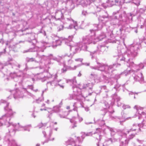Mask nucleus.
Here are the masks:
<instances>
[{
  "label": "nucleus",
  "instance_id": "obj_1",
  "mask_svg": "<svg viewBox=\"0 0 146 146\" xmlns=\"http://www.w3.org/2000/svg\"><path fill=\"white\" fill-rule=\"evenodd\" d=\"M1 103L6 104V106H4V110L7 111L8 113L3 115L0 118V126L3 125H6L7 127H9L10 128L9 129V132L12 133V134H15L16 131H30V129L28 127L21 126L19 123L17 124H13L10 122V117L13 115L15 113L13 112L11 107L9 106V103L7 102L5 100H1L0 101Z\"/></svg>",
  "mask_w": 146,
  "mask_h": 146
},
{
  "label": "nucleus",
  "instance_id": "obj_2",
  "mask_svg": "<svg viewBox=\"0 0 146 146\" xmlns=\"http://www.w3.org/2000/svg\"><path fill=\"white\" fill-rule=\"evenodd\" d=\"M139 45L138 44H132L130 46L126 53L124 55L120 54L117 58L118 61H123L127 64L130 60L133 59L137 55V52L139 49Z\"/></svg>",
  "mask_w": 146,
  "mask_h": 146
},
{
  "label": "nucleus",
  "instance_id": "obj_3",
  "mask_svg": "<svg viewBox=\"0 0 146 146\" xmlns=\"http://www.w3.org/2000/svg\"><path fill=\"white\" fill-rule=\"evenodd\" d=\"M68 13L64 9L61 10H58L55 13V18L56 19L58 20H61L64 25L68 24L69 26L67 28L68 29H71L74 28L76 30L78 28L77 24L76 21H74L71 17H65L64 19H63L64 16L63 15L65 13Z\"/></svg>",
  "mask_w": 146,
  "mask_h": 146
},
{
  "label": "nucleus",
  "instance_id": "obj_4",
  "mask_svg": "<svg viewBox=\"0 0 146 146\" xmlns=\"http://www.w3.org/2000/svg\"><path fill=\"white\" fill-rule=\"evenodd\" d=\"M96 30V29H91L90 30V33L89 35L83 36L81 44L80 45V50L87 51V44L92 42L95 44L96 42L99 40L98 38L96 39L95 38Z\"/></svg>",
  "mask_w": 146,
  "mask_h": 146
},
{
  "label": "nucleus",
  "instance_id": "obj_5",
  "mask_svg": "<svg viewBox=\"0 0 146 146\" xmlns=\"http://www.w3.org/2000/svg\"><path fill=\"white\" fill-rule=\"evenodd\" d=\"M98 65L94 66H90V68L92 69L100 70L102 72H104L106 74L111 73L113 71L115 70V68L118 66H120V64H114L110 66H108L103 63H101L97 62Z\"/></svg>",
  "mask_w": 146,
  "mask_h": 146
},
{
  "label": "nucleus",
  "instance_id": "obj_6",
  "mask_svg": "<svg viewBox=\"0 0 146 146\" xmlns=\"http://www.w3.org/2000/svg\"><path fill=\"white\" fill-rule=\"evenodd\" d=\"M127 66L131 67V70L122 72L121 74H124L125 76H126L129 74H131L133 71L135 72H137L141 69L143 68L144 67V65L142 63H140L138 65L135 64L133 62H129L127 64Z\"/></svg>",
  "mask_w": 146,
  "mask_h": 146
},
{
  "label": "nucleus",
  "instance_id": "obj_7",
  "mask_svg": "<svg viewBox=\"0 0 146 146\" xmlns=\"http://www.w3.org/2000/svg\"><path fill=\"white\" fill-rule=\"evenodd\" d=\"M69 39L64 38L62 37L58 38V39H56L54 42H53V47L60 45L62 42H64L68 46H71L72 42V40L73 36H71L69 37Z\"/></svg>",
  "mask_w": 146,
  "mask_h": 146
},
{
  "label": "nucleus",
  "instance_id": "obj_8",
  "mask_svg": "<svg viewBox=\"0 0 146 146\" xmlns=\"http://www.w3.org/2000/svg\"><path fill=\"white\" fill-rule=\"evenodd\" d=\"M77 141H74L73 139L72 138H70L66 142V145H71L72 146H80L78 144L81 143L83 140L82 137L81 138L80 137H78Z\"/></svg>",
  "mask_w": 146,
  "mask_h": 146
},
{
  "label": "nucleus",
  "instance_id": "obj_9",
  "mask_svg": "<svg viewBox=\"0 0 146 146\" xmlns=\"http://www.w3.org/2000/svg\"><path fill=\"white\" fill-rule=\"evenodd\" d=\"M103 12L105 13V15L102 16H100L98 18L99 23L97 25V28L99 30L102 29L103 26L105 25L106 21L105 20V19L108 17V15L107 12H104V11H103Z\"/></svg>",
  "mask_w": 146,
  "mask_h": 146
},
{
  "label": "nucleus",
  "instance_id": "obj_10",
  "mask_svg": "<svg viewBox=\"0 0 146 146\" xmlns=\"http://www.w3.org/2000/svg\"><path fill=\"white\" fill-rule=\"evenodd\" d=\"M136 130H137L138 131L137 132L140 131L138 130V129L136 127V126L133 127V125L132 127L129 130H127L126 129L124 128L122 130H118L117 131V132L118 134L121 135V136L122 135H124L125 137L127 136V133H128L129 132L135 131Z\"/></svg>",
  "mask_w": 146,
  "mask_h": 146
},
{
  "label": "nucleus",
  "instance_id": "obj_11",
  "mask_svg": "<svg viewBox=\"0 0 146 146\" xmlns=\"http://www.w3.org/2000/svg\"><path fill=\"white\" fill-rule=\"evenodd\" d=\"M70 50L73 52L74 53L73 54L70 53V54H68L67 53L65 54L64 55H62V58L64 57H66V58L67 59H69L68 58H72L74 54H75L80 50V48L77 46H70Z\"/></svg>",
  "mask_w": 146,
  "mask_h": 146
},
{
  "label": "nucleus",
  "instance_id": "obj_12",
  "mask_svg": "<svg viewBox=\"0 0 146 146\" xmlns=\"http://www.w3.org/2000/svg\"><path fill=\"white\" fill-rule=\"evenodd\" d=\"M108 32L105 34H103L102 35H100L98 37V39L99 40H101L105 37H107L108 39H111V38L113 37L112 31L108 29H107Z\"/></svg>",
  "mask_w": 146,
  "mask_h": 146
},
{
  "label": "nucleus",
  "instance_id": "obj_13",
  "mask_svg": "<svg viewBox=\"0 0 146 146\" xmlns=\"http://www.w3.org/2000/svg\"><path fill=\"white\" fill-rule=\"evenodd\" d=\"M23 74V72H21L17 73L15 72L11 73L10 74V76L11 78L14 79L15 81L17 82L19 78L21 77Z\"/></svg>",
  "mask_w": 146,
  "mask_h": 146
},
{
  "label": "nucleus",
  "instance_id": "obj_14",
  "mask_svg": "<svg viewBox=\"0 0 146 146\" xmlns=\"http://www.w3.org/2000/svg\"><path fill=\"white\" fill-rule=\"evenodd\" d=\"M44 51V49L38 47L37 46H35L33 48H31L27 50L24 51L23 52L26 53L29 52H33L36 51L39 52H43Z\"/></svg>",
  "mask_w": 146,
  "mask_h": 146
},
{
  "label": "nucleus",
  "instance_id": "obj_15",
  "mask_svg": "<svg viewBox=\"0 0 146 146\" xmlns=\"http://www.w3.org/2000/svg\"><path fill=\"white\" fill-rule=\"evenodd\" d=\"M9 136L8 135H6L4 139L5 141L8 142V146H19L14 140H10V138H9Z\"/></svg>",
  "mask_w": 146,
  "mask_h": 146
},
{
  "label": "nucleus",
  "instance_id": "obj_16",
  "mask_svg": "<svg viewBox=\"0 0 146 146\" xmlns=\"http://www.w3.org/2000/svg\"><path fill=\"white\" fill-rule=\"evenodd\" d=\"M132 76L134 79L135 81L142 82L144 80V77L141 73H139L137 75L134 74Z\"/></svg>",
  "mask_w": 146,
  "mask_h": 146
},
{
  "label": "nucleus",
  "instance_id": "obj_17",
  "mask_svg": "<svg viewBox=\"0 0 146 146\" xmlns=\"http://www.w3.org/2000/svg\"><path fill=\"white\" fill-rule=\"evenodd\" d=\"M26 35L31 40V41L29 40L28 41L32 43V44L33 45L35 44V42H36V41L35 39V34L34 33H27L26 34Z\"/></svg>",
  "mask_w": 146,
  "mask_h": 146
},
{
  "label": "nucleus",
  "instance_id": "obj_18",
  "mask_svg": "<svg viewBox=\"0 0 146 146\" xmlns=\"http://www.w3.org/2000/svg\"><path fill=\"white\" fill-rule=\"evenodd\" d=\"M112 98L113 101L114 102L113 104L114 103V102L115 101L117 103V106H120L121 105V103L119 102V101L120 100V98L118 96L117 94L116 93H115L114 94H113L112 96Z\"/></svg>",
  "mask_w": 146,
  "mask_h": 146
},
{
  "label": "nucleus",
  "instance_id": "obj_19",
  "mask_svg": "<svg viewBox=\"0 0 146 146\" xmlns=\"http://www.w3.org/2000/svg\"><path fill=\"white\" fill-rule=\"evenodd\" d=\"M97 135V136L96 137L97 142L96 143V145L97 146H104L103 143L102 142L101 140L102 136L99 134V133H97V132H96L94 133Z\"/></svg>",
  "mask_w": 146,
  "mask_h": 146
},
{
  "label": "nucleus",
  "instance_id": "obj_20",
  "mask_svg": "<svg viewBox=\"0 0 146 146\" xmlns=\"http://www.w3.org/2000/svg\"><path fill=\"white\" fill-rule=\"evenodd\" d=\"M10 92L13 94V97L14 98L16 99L21 97V96H20L21 92L18 89L12 90Z\"/></svg>",
  "mask_w": 146,
  "mask_h": 146
},
{
  "label": "nucleus",
  "instance_id": "obj_21",
  "mask_svg": "<svg viewBox=\"0 0 146 146\" xmlns=\"http://www.w3.org/2000/svg\"><path fill=\"white\" fill-rule=\"evenodd\" d=\"M119 129H118L117 130V134L116 135V138H110V140L111 141V143H113L115 141H118V140L121 141V140L122 138V137L124 136V135H122V136H121V135L118 134L117 131Z\"/></svg>",
  "mask_w": 146,
  "mask_h": 146
},
{
  "label": "nucleus",
  "instance_id": "obj_22",
  "mask_svg": "<svg viewBox=\"0 0 146 146\" xmlns=\"http://www.w3.org/2000/svg\"><path fill=\"white\" fill-rule=\"evenodd\" d=\"M134 109H136L137 111L136 114L135 115L134 117H136L137 115L138 114L139 117V116L141 115V112H143L142 111H142L143 110V108L138 106H135L134 107Z\"/></svg>",
  "mask_w": 146,
  "mask_h": 146
},
{
  "label": "nucleus",
  "instance_id": "obj_23",
  "mask_svg": "<svg viewBox=\"0 0 146 146\" xmlns=\"http://www.w3.org/2000/svg\"><path fill=\"white\" fill-rule=\"evenodd\" d=\"M91 1L90 0H81L80 1V4L83 7L89 5L91 3Z\"/></svg>",
  "mask_w": 146,
  "mask_h": 146
},
{
  "label": "nucleus",
  "instance_id": "obj_24",
  "mask_svg": "<svg viewBox=\"0 0 146 146\" xmlns=\"http://www.w3.org/2000/svg\"><path fill=\"white\" fill-rule=\"evenodd\" d=\"M136 126V127L138 128L139 131H140V128H143L146 129V122L144 123H141L138 124V125L135 124H133V127Z\"/></svg>",
  "mask_w": 146,
  "mask_h": 146
},
{
  "label": "nucleus",
  "instance_id": "obj_25",
  "mask_svg": "<svg viewBox=\"0 0 146 146\" xmlns=\"http://www.w3.org/2000/svg\"><path fill=\"white\" fill-rule=\"evenodd\" d=\"M14 61L12 58H9L7 62L5 63L4 64H3V66H4L10 65L12 66V68H13V64H14Z\"/></svg>",
  "mask_w": 146,
  "mask_h": 146
},
{
  "label": "nucleus",
  "instance_id": "obj_26",
  "mask_svg": "<svg viewBox=\"0 0 146 146\" xmlns=\"http://www.w3.org/2000/svg\"><path fill=\"white\" fill-rule=\"evenodd\" d=\"M50 55L51 56V57H50L51 59H52L58 62H60L62 59V56H58L57 57H56L53 56L52 55Z\"/></svg>",
  "mask_w": 146,
  "mask_h": 146
},
{
  "label": "nucleus",
  "instance_id": "obj_27",
  "mask_svg": "<svg viewBox=\"0 0 146 146\" xmlns=\"http://www.w3.org/2000/svg\"><path fill=\"white\" fill-rule=\"evenodd\" d=\"M93 86L92 83H89L87 84H84L82 86V88L84 89L88 88L90 90H92Z\"/></svg>",
  "mask_w": 146,
  "mask_h": 146
},
{
  "label": "nucleus",
  "instance_id": "obj_28",
  "mask_svg": "<svg viewBox=\"0 0 146 146\" xmlns=\"http://www.w3.org/2000/svg\"><path fill=\"white\" fill-rule=\"evenodd\" d=\"M123 137H125L123 136L121 139L119 146H127L129 140L128 139H126L124 140H121ZM126 137V136L125 137Z\"/></svg>",
  "mask_w": 146,
  "mask_h": 146
},
{
  "label": "nucleus",
  "instance_id": "obj_29",
  "mask_svg": "<svg viewBox=\"0 0 146 146\" xmlns=\"http://www.w3.org/2000/svg\"><path fill=\"white\" fill-rule=\"evenodd\" d=\"M98 54H101L105 50L106 48L105 46L99 45L98 47Z\"/></svg>",
  "mask_w": 146,
  "mask_h": 146
},
{
  "label": "nucleus",
  "instance_id": "obj_30",
  "mask_svg": "<svg viewBox=\"0 0 146 146\" xmlns=\"http://www.w3.org/2000/svg\"><path fill=\"white\" fill-rule=\"evenodd\" d=\"M114 18L115 19L113 20V21L111 22V23L113 25H119V20L117 19V16H114Z\"/></svg>",
  "mask_w": 146,
  "mask_h": 146
},
{
  "label": "nucleus",
  "instance_id": "obj_31",
  "mask_svg": "<svg viewBox=\"0 0 146 146\" xmlns=\"http://www.w3.org/2000/svg\"><path fill=\"white\" fill-rule=\"evenodd\" d=\"M75 117H73L72 118V119H70V122L71 123H74V125L72 126V128H74V127H76V124L77 123V122L76 121H75Z\"/></svg>",
  "mask_w": 146,
  "mask_h": 146
},
{
  "label": "nucleus",
  "instance_id": "obj_32",
  "mask_svg": "<svg viewBox=\"0 0 146 146\" xmlns=\"http://www.w3.org/2000/svg\"><path fill=\"white\" fill-rule=\"evenodd\" d=\"M75 78H74L73 79L67 80V82L68 83L69 82H70L72 83L75 86L76 83V81Z\"/></svg>",
  "mask_w": 146,
  "mask_h": 146
},
{
  "label": "nucleus",
  "instance_id": "obj_33",
  "mask_svg": "<svg viewBox=\"0 0 146 146\" xmlns=\"http://www.w3.org/2000/svg\"><path fill=\"white\" fill-rule=\"evenodd\" d=\"M98 50H95L93 52H90V55L92 56V59H93L94 58V55L97 54H98Z\"/></svg>",
  "mask_w": 146,
  "mask_h": 146
},
{
  "label": "nucleus",
  "instance_id": "obj_34",
  "mask_svg": "<svg viewBox=\"0 0 146 146\" xmlns=\"http://www.w3.org/2000/svg\"><path fill=\"white\" fill-rule=\"evenodd\" d=\"M80 65H78L77 66H75L74 67H71L70 66H67V70H75L76 68L79 67L80 66Z\"/></svg>",
  "mask_w": 146,
  "mask_h": 146
},
{
  "label": "nucleus",
  "instance_id": "obj_35",
  "mask_svg": "<svg viewBox=\"0 0 146 146\" xmlns=\"http://www.w3.org/2000/svg\"><path fill=\"white\" fill-rule=\"evenodd\" d=\"M26 61L27 62H32L33 61L36 62L35 59L33 58H29L27 57L26 58Z\"/></svg>",
  "mask_w": 146,
  "mask_h": 146
},
{
  "label": "nucleus",
  "instance_id": "obj_36",
  "mask_svg": "<svg viewBox=\"0 0 146 146\" xmlns=\"http://www.w3.org/2000/svg\"><path fill=\"white\" fill-rule=\"evenodd\" d=\"M47 124V123H42L41 122L38 124V126L39 127V128H40L42 127H43V128H44V127H46V126Z\"/></svg>",
  "mask_w": 146,
  "mask_h": 146
},
{
  "label": "nucleus",
  "instance_id": "obj_37",
  "mask_svg": "<svg viewBox=\"0 0 146 146\" xmlns=\"http://www.w3.org/2000/svg\"><path fill=\"white\" fill-rule=\"evenodd\" d=\"M145 118L146 119V113L145 112H141V115L139 116L138 119H140L141 118Z\"/></svg>",
  "mask_w": 146,
  "mask_h": 146
},
{
  "label": "nucleus",
  "instance_id": "obj_38",
  "mask_svg": "<svg viewBox=\"0 0 146 146\" xmlns=\"http://www.w3.org/2000/svg\"><path fill=\"white\" fill-rule=\"evenodd\" d=\"M60 111V107L59 106H55L53 107L52 111L54 112H58Z\"/></svg>",
  "mask_w": 146,
  "mask_h": 146
},
{
  "label": "nucleus",
  "instance_id": "obj_39",
  "mask_svg": "<svg viewBox=\"0 0 146 146\" xmlns=\"http://www.w3.org/2000/svg\"><path fill=\"white\" fill-rule=\"evenodd\" d=\"M73 62L74 61L72 60V58H70L68 59L67 61V63L68 65H71L73 63Z\"/></svg>",
  "mask_w": 146,
  "mask_h": 146
},
{
  "label": "nucleus",
  "instance_id": "obj_40",
  "mask_svg": "<svg viewBox=\"0 0 146 146\" xmlns=\"http://www.w3.org/2000/svg\"><path fill=\"white\" fill-rule=\"evenodd\" d=\"M131 3H134L137 6H138L140 5V1L139 0H135L133 1Z\"/></svg>",
  "mask_w": 146,
  "mask_h": 146
},
{
  "label": "nucleus",
  "instance_id": "obj_41",
  "mask_svg": "<svg viewBox=\"0 0 146 146\" xmlns=\"http://www.w3.org/2000/svg\"><path fill=\"white\" fill-rule=\"evenodd\" d=\"M108 129L110 131V134L111 135L113 136L115 134V132L114 131L113 129L109 127H108Z\"/></svg>",
  "mask_w": 146,
  "mask_h": 146
},
{
  "label": "nucleus",
  "instance_id": "obj_42",
  "mask_svg": "<svg viewBox=\"0 0 146 146\" xmlns=\"http://www.w3.org/2000/svg\"><path fill=\"white\" fill-rule=\"evenodd\" d=\"M89 13L88 12L86 11L83 10L82 12V15L85 17L87 16Z\"/></svg>",
  "mask_w": 146,
  "mask_h": 146
},
{
  "label": "nucleus",
  "instance_id": "obj_43",
  "mask_svg": "<svg viewBox=\"0 0 146 146\" xmlns=\"http://www.w3.org/2000/svg\"><path fill=\"white\" fill-rule=\"evenodd\" d=\"M43 101V98L42 97L39 98L38 99L36 100V102L37 103H39L40 102Z\"/></svg>",
  "mask_w": 146,
  "mask_h": 146
},
{
  "label": "nucleus",
  "instance_id": "obj_44",
  "mask_svg": "<svg viewBox=\"0 0 146 146\" xmlns=\"http://www.w3.org/2000/svg\"><path fill=\"white\" fill-rule=\"evenodd\" d=\"M129 94L130 96H131V97H133V96L135 95V94L137 95V93L133 92H130L129 93Z\"/></svg>",
  "mask_w": 146,
  "mask_h": 146
},
{
  "label": "nucleus",
  "instance_id": "obj_45",
  "mask_svg": "<svg viewBox=\"0 0 146 146\" xmlns=\"http://www.w3.org/2000/svg\"><path fill=\"white\" fill-rule=\"evenodd\" d=\"M135 134H131V135H129L128 139H128L129 140V139H132L135 136Z\"/></svg>",
  "mask_w": 146,
  "mask_h": 146
},
{
  "label": "nucleus",
  "instance_id": "obj_46",
  "mask_svg": "<svg viewBox=\"0 0 146 146\" xmlns=\"http://www.w3.org/2000/svg\"><path fill=\"white\" fill-rule=\"evenodd\" d=\"M114 1L116 5L118 6H121V5H120V0H114Z\"/></svg>",
  "mask_w": 146,
  "mask_h": 146
},
{
  "label": "nucleus",
  "instance_id": "obj_47",
  "mask_svg": "<svg viewBox=\"0 0 146 146\" xmlns=\"http://www.w3.org/2000/svg\"><path fill=\"white\" fill-rule=\"evenodd\" d=\"M14 64H13V66L15 65L18 68H20L21 66L19 64L17 63L14 61Z\"/></svg>",
  "mask_w": 146,
  "mask_h": 146
},
{
  "label": "nucleus",
  "instance_id": "obj_48",
  "mask_svg": "<svg viewBox=\"0 0 146 146\" xmlns=\"http://www.w3.org/2000/svg\"><path fill=\"white\" fill-rule=\"evenodd\" d=\"M54 140V138H53V139H47L46 140H45V141L44 142H42V144L43 145L44 144V143H47L48 142V141H53Z\"/></svg>",
  "mask_w": 146,
  "mask_h": 146
},
{
  "label": "nucleus",
  "instance_id": "obj_49",
  "mask_svg": "<svg viewBox=\"0 0 146 146\" xmlns=\"http://www.w3.org/2000/svg\"><path fill=\"white\" fill-rule=\"evenodd\" d=\"M67 68H63L61 69V72L62 73H65L67 71Z\"/></svg>",
  "mask_w": 146,
  "mask_h": 146
},
{
  "label": "nucleus",
  "instance_id": "obj_50",
  "mask_svg": "<svg viewBox=\"0 0 146 146\" xmlns=\"http://www.w3.org/2000/svg\"><path fill=\"white\" fill-rule=\"evenodd\" d=\"M69 3H71V6H72L70 8H72L74 6V3L72 1H69L67 2V4H69Z\"/></svg>",
  "mask_w": 146,
  "mask_h": 146
},
{
  "label": "nucleus",
  "instance_id": "obj_51",
  "mask_svg": "<svg viewBox=\"0 0 146 146\" xmlns=\"http://www.w3.org/2000/svg\"><path fill=\"white\" fill-rule=\"evenodd\" d=\"M63 28V26L62 25L58 27V31H60L61 30H62Z\"/></svg>",
  "mask_w": 146,
  "mask_h": 146
},
{
  "label": "nucleus",
  "instance_id": "obj_52",
  "mask_svg": "<svg viewBox=\"0 0 146 146\" xmlns=\"http://www.w3.org/2000/svg\"><path fill=\"white\" fill-rule=\"evenodd\" d=\"M122 108L124 109H125L126 108H130V107L128 105H123Z\"/></svg>",
  "mask_w": 146,
  "mask_h": 146
},
{
  "label": "nucleus",
  "instance_id": "obj_53",
  "mask_svg": "<svg viewBox=\"0 0 146 146\" xmlns=\"http://www.w3.org/2000/svg\"><path fill=\"white\" fill-rule=\"evenodd\" d=\"M120 5H122L124 3H126V0H120Z\"/></svg>",
  "mask_w": 146,
  "mask_h": 146
},
{
  "label": "nucleus",
  "instance_id": "obj_54",
  "mask_svg": "<svg viewBox=\"0 0 146 146\" xmlns=\"http://www.w3.org/2000/svg\"><path fill=\"white\" fill-rule=\"evenodd\" d=\"M54 84V81L52 82H47V83L46 84V85L47 86H48L49 84L50 85H53V84Z\"/></svg>",
  "mask_w": 146,
  "mask_h": 146
},
{
  "label": "nucleus",
  "instance_id": "obj_55",
  "mask_svg": "<svg viewBox=\"0 0 146 146\" xmlns=\"http://www.w3.org/2000/svg\"><path fill=\"white\" fill-rule=\"evenodd\" d=\"M135 143L132 141L130 142L129 144V146H135Z\"/></svg>",
  "mask_w": 146,
  "mask_h": 146
},
{
  "label": "nucleus",
  "instance_id": "obj_56",
  "mask_svg": "<svg viewBox=\"0 0 146 146\" xmlns=\"http://www.w3.org/2000/svg\"><path fill=\"white\" fill-rule=\"evenodd\" d=\"M102 78H103L104 81L105 80H108V78L105 75H103L102 76Z\"/></svg>",
  "mask_w": 146,
  "mask_h": 146
},
{
  "label": "nucleus",
  "instance_id": "obj_57",
  "mask_svg": "<svg viewBox=\"0 0 146 146\" xmlns=\"http://www.w3.org/2000/svg\"><path fill=\"white\" fill-rule=\"evenodd\" d=\"M146 10L143 9L142 8H141L139 10V12L141 13L144 12Z\"/></svg>",
  "mask_w": 146,
  "mask_h": 146
},
{
  "label": "nucleus",
  "instance_id": "obj_58",
  "mask_svg": "<svg viewBox=\"0 0 146 146\" xmlns=\"http://www.w3.org/2000/svg\"><path fill=\"white\" fill-rule=\"evenodd\" d=\"M137 141L139 143L142 144L143 142V141L142 140H140L138 139H137Z\"/></svg>",
  "mask_w": 146,
  "mask_h": 146
},
{
  "label": "nucleus",
  "instance_id": "obj_59",
  "mask_svg": "<svg viewBox=\"0 0 146 146\" xmlns=\"http://www.w3.org/2000/svg\"><path fill=\"white\" fill-rule=\"evenodd\" d=\"M92 134L91 132H89L88 133H87L86 135V136H92Z\"/></svg>",
  "mask_w": 146,
  "mask_h": 146
},
{
  "label": "nucleus",
  "instance_id": "obj_60",
  "mask_svg": "<svg viewBox=\"0 0 146 146\" xmlns=\"http://www.w3.org/2000/svg\"><path fill=\"white\" fill-rule=\"evenodd\" d=\"M28 88L32 90H33V87L32 85H29L28 86Z\"/></svg>",
  "mask_w": 146,
  "mask_h": 146
},
{
  "label": "nucleus",
  "instance_id": "obj_61",
  "mask_svg": "<svg viewBox=\"0 0 146 146\" xmlns=\"http://www.w3.org/2000/svg\"><path fill=\"white\" fill-rule=\"evenodd\" d=\"M104 104L106 106V108H109V105L107 103H105Z\"/></svg>",
  "mask_w": 146,
  "mask_h": 146
},
{
  "label": "nucleus",
  "instance_id": "obj_62",
  "mask_svg": "<svg viewBox=\"0 0 146 146\" xmlns=\"http://www.w3.org/2000/svg\"><path fill=\"white\" fill-rule=\"evenodd\" d=\"M46 109L47 110L48 112H49L50 111H51V110L52 111L53 110L51 108H47L46 107Z\"/></svg>",
  "mask_w": 146,
  "mask_h": 146
},
{
  "label": "nucleus",
  "instance_id": "obj_63",
  "mask_svg": "<svg viewBox=\"0 0 146 146\" xmlns=\"http://www.w3.org/2000/svg\"><path fill=\"white\" fill-rule=\"evenodd\" d=\"M4 43L3 40H0V46L2 45Z\"/></svg>",
  "mask_w": 146,
  "mask_h": 146
},
{
  "label": "nucleus",
  "instance_id": "obj_64",
  "mask_svg": "<svg viewBox=\"0 0 146 146\" xmlns=\"http://www.w3.org/2000/svg\"><path fill=\"white\" fill-rule=\"evenodd\" d=\"M75 60L76 61H80L81 62H82V59H80V58H78V59H75Z\"/></svg>",
  "mask_w": 146,
  "mask_h": 146
}]
</instances>
